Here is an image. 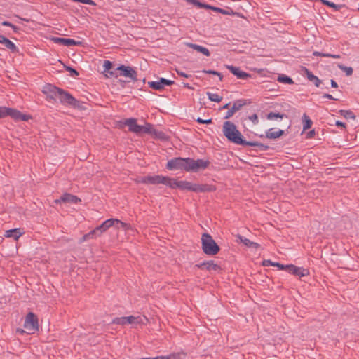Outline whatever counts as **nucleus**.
<instances>
[{
  "instance_id": "f257e3e1",
  "label": "nucleus",
  "mask_w": 359,
  "mask_h": 359,
  "mask_svg": "<svg viewBox=\"0 0 359 359\" xmlns=\"http://www.w3.org/2000/svg\"><path fill=\"white\" fill-rule=\"evenodd\" d=\"M123 123L128 127L130 132L134 133L138 135L143 134H149L153 137L160 140H167V135L162 131L157 130L153 125L145 123L141 126L137 124V119L130 118L125 119Z\"/></svg>"
},
{
  "instance_id": "f03ea898",
  "label": "nucleus",
  "mask_w": 359,
  "mask_h": 359,
  "mask_svg": "<svg viewBox=\"0 0 359 359\" xmlns=\"http://www.w3.org/2000/svg\"><path fill=\"white\" fill-rule=\"evenodd\" d=\"M168 186L173 189L178 188L182 190H189L195 192L213 191L216 189L212 185L200 184L187 181H177L170 177H168Z\"/></svg>"
},
{
  "instance_id": "7ed1b4c3",
  "label": "nucleus",
  "mask_w": 359,
  "mask_h": 359,
  "mask_svg": "<svg viewBox=\"0 0 359 359\" xmlns=\"http://www.w3.org/2000/svg\"><path fill=\"white\" fill-rule=\"evenodd\" d=\"M223 133L231 142L239 145L256 146V142H247L243 139L241 133L237 129L235 124L226 121L223 125Z\"/></svg>"
},
{
  "instance_id": "20e7f679",
  "label": "nucleus",
  "mask_w": 359,
  "mask_h": 359,
  "mask_svg": "<svg viewBox=\"0 0 359 359\" xmlns=\"http://www.w3.org/2000/svg\"><path fill=\"white\" fill-rule=\"evenodd\" d=\"M147 319L144 316H130L126 317H118L115 318L112 320V323L116 324V325H133L134 327H137L140 325L145 324V321H147Z\"/></svg>"
},
{
  "instance_id": "39448f33",
  "label": "nucleus",
  "mask_w": 359,
  "mask_h": 359,
  "mask_svg": "<svg viewBox=\"0 0 359 359\" xmlns=\"http://www.w3.org/2000/svg\"><path fill=\"white\" fill-rule=\"evenodd\" d=\"M201 242L203 250L205 254L214 255L219 252V246L209 234L204 233L202 236Z\"/></svg>"
},
{
  "instance_id": "423d86ee",
  "label": "nucleus",
  "mask_w": 359,
  "mask_h": 359,
  "mask_svg": "<svg viewBox=\"0 0 359 359\" xmlns=\"http://www.w3.org/2000/svg\"><path fill=\"white\" fill-rule=\"evenodd\" d=\"M210 162L208 160L197 159L187 158V167L186 171L187 172H198L199 170H205L209 165Z\"/></svg>"
},
{
  "instance_id": "0eeeda50",
  "label": "nucleus",
  "mask_w": 359,
  "mask_h": 359,
  "mask_svg": "<svg viewBox=\"0 0 359 359\" xmlns=\"http://www.w3.org/2000/svg\"><path fill=\"white\" fill-rule=\"evenodd\" d=\"M168 177L161 175L146 176L136 179V182L138 183L152 184H163L165 185H168Z\"/></svg>"
},
{
  "instance_id": "6e6552de",
  "label": "nucleus",
  "mask_w": 359,
  "mask_h": 359,
  "mask_svg": "<svg viewBox=\"0 0 359 359\" xmlns=\"http://www.w3.org/2000/svg\"><path fill=\"white\" fill-rule=\"evenodd\" d=\"M24 327L29 333H34L39 330L38 319L33 313L30 312L26 316Z\"/></svg>"
},
{
  "instance_id": "1a4fd4ad",
  "label": "nucleus",
  "mask_w": 359,
  "mask_h": 359,
  "mask_svg": "<svg viewBox=\"0 0 359 359\" xmlns=\"http://www.w3.org/2000/svg\"><path fill=\"white\" fill-rule=\"evenodd\" d=\"M60 88L50 85L46 84L43 87L42 92L46 95V99L49 101H55L58 98L59 93L60 92Z\"/></svg>"
},
{
  "instance_id": "9d476101",
  "label": "nucleus",
  "mask_w": 359,
  "mask_h": 359,
  "mask_svg": "<svg viewBox=\"0 0 359 359\" xmlns=\"http://www.w3.org/2000/svg\"><path fill=\"white\" fill-rule=\"evenodd\" d=\"M187 167V158H176L169 161L167 168L170 170H184Z\"/></svg>"
},
{
  "instance_id": "9b49d317",
  "label": "nucleus",
  "mask_w": 359,
  "mask_h": 359,
  "mask_svg": "<svg viewBox=\"0 0 359 359\" xmlns=\"http://www.w3.org/2000/svg\"><path fill=\"white\" fill-rule=\"evenodd\" d=\"M58 99L60 100V102L64 104H69L74 107L77 105V100L70 94L62 90V89L59 93Z\"/></svg>"
},
{
  "instance_id": "f8f14e48",
  "label": "nucleus",
  "mask_w": 359,
  "mask_h": 359,
  "mask_svg": "<svg viewBox=\"0 0 359 359\" xmlns=\"http://www.w3.org/2000/svg\"><path fill=\"white\" fill-rule=\"evenodd\" d=\"M173 83H174L173 81L168 80V79H166L164 78H161L158 81H149L148 82V85L150 88H151L154 90H161L165 88V86H171Z\"/></svg>"
},
{
  "instance_id": "ddd939ff",
  "label": "nucleus",
  "mask_w": 359,
  "mask_h": 359,
  "mask_svg": "<svg viewBox=\"0 0 359 359\" xmlns=\"http://www.w3.org/2000/svg\"><path fill=\"white\" fill-rule=\"evenodd\" d=\"M285 267L286 269L285 270H287L290 273L299 277H304L309 274V272L307 269L302 267H297L292 264L285 265Z\"/></svg>"
},
{
  "instance_id": "4468645a",
  "label": "nucleus",
  "mask_w": 359,
  "mask_h": 359,
  "mask_svg": "<svg viewBox=\"0 0 359 359\" xmlns=\"http://www.w3.org/2000/svg\"><path fill=\"white\" fill-rule=\"evenodd\" d=\"M228 69L233 75L236 76L241 79H248L251 77L250 74L240 69L239 67H236L232 65H226Z\"/></svg>"
},
{
  "instance_id": "2eb2a0df",
  "label": "nucleus",
  "mask_w": 359,
  "mask_h": 359,
  "mask_svg": "<svg viewBox=\"0 0 359 359\" xmlns=\"http://www.w3.org/2000/svg\"><path fill=\"white\" fill-rule=\"evenodd\" d=\"M117 70L121 72V74L122 76L130 78L132 80H136L137 73L131 67L121 65L117 68Z\"/></svg>"
},
{
  "instance_id": "dca6fc26",
  "label": "nucleus",
  "mask_w": 359,
  "mask_h": 359,
  "mask_svg": "<svg viewBox=\"0 0 359 359\" xmlns=\"http://www.w3.org/2000/svg\"><path fill=\"white\" fill-rule=\"evenodd\" d=\"M8 116L16 120L27 121L29 118V116L22 114L19 111L8 107H7L6 111V116Z\"/></svg>"
},
{
  "instance_id": "f3484780",
  "label": "nucleus",
  "mask_w": 359,
  "mask_h": 359,
  "mask_svg": "<svg viewBox=\"0 0 359 359\" xmlns=\"http://www.w3.org/2000/svg\"><path fill=\"white\" fill-rule=\"evenodd\" d=\"M51 40L56 43H60L66 46H77L81 44V42L76 41L72 39L53 37Z\"/></svg>"
},
{
  "instance_id": "a211bd4d",
  "label": "nucleus",
  "mask_w": 359,
  "mask_h": 359,
  "mask_svg": "<svg viewBox=\"0 0 359 359\" xmlns=\"http://www.w3.org/2000/svg\"><path fill=\"white\" fill-rule=\"evenodd\" d=\"M245 104L243 100H237L235 102L232 106V107L227 111L225 118H231L236 111L240 110L241 107Z\"/></svg>"
},
{
  "instance_id": "6ab92c4d",
  "label": "nucleus",
  "mask_w": 359,
  "mask_h": 359,
  "mask_svg": "<svg viewBox=\"0 0 359 359\" xmlns=\"http://www.w3.org/2000/svg\"><path fill=\"white\" fill-rule=\"evenodd\" d=\"M61 200L64 203L76 204L81 202V199L76 196L70 194H65L61 196Z\"/></svg>"
},
{
  "instance_id": "aec40b11",
  "label": "nucleus",
  "mask_w": 359,
  "mask_h": 359,
  "mask_svg": "<svg viewBox=\"0 0 359 359\" xmlns=\"http://www.w3.org/2000/svg\"><path fill=\"white\" fill-rule=\"evenodd\" d=\"M23 232L20 229H13L5 231L4 236L6 238H12L14 240H18Z\"/></svg>"
},
{
  "instance_id": "412c9836",
  "label": "nucleus",
  "mask_w": 359,
  "mask_h": 359,
  "mask_svg": "<svg viewBox=\"0 0 359 359\" xmlns=\"http://www.w3.org/2000/svg\"><path fill=\"white\" fill-rule=\"evenodd\" d=\"M196 266L198 267L199 269H206L209 271H217L219 269L218 266L212 261L197 264Z\"/></svg>"
},
{
  "instance_id": "4be33fe9",
  "label": "nucleus",
  "mask_w": 359,
  "mask_h": 359,
  "mask_svg": "<svg viewBox=\"0 0 359 359\" xmlns=\"http://www.w3.org/2000/svg\"><path fill=\"white\" fill-rule=\"evenodd\" d=\"M0 43L3 44L6 48L12 52H16L17 48L15 45L9 39L0 34Z\"/></svg>"
},
{
  "instance_id": "5701e85b",
  "label": "nucleus",
  "mask_w": 359,
  "mask_h": 359,
  "mask_svg": "<svg viewBox=\"0 0 359 359\" xmlns=\"http://www.w3.org/2000/svg\"><path fill=\"white\" fill-rule=\"evenodd\" d=\"M284 131L282 130H274L273 128L269 129L266 133V137L269 139H277L282 136Z\"/></svg>"
},
{
  "instance_id": "b1692460",
  "label": "nucleus",
  "mask_w": 359,
  "mask_h": 359,
  "mask_svg": "<svg viewBox=\"0 0 359 359\" xmlns=\"http://www.w3.org/2000/svg\"><path fill=\"white\" fill-rule=\"evenodd\" d=\"M237 241H239V242L243 243L245 245H246L249 248H255V249H257L258 248H259V245L258 243L250 241L249 239L244 238L240 235H238L237 236Z\"/></svg>"
},
{
  "instance_id": "393cba45",
  "label": "nucleus",
  "mask_w": 359,
  "mask_h": 359,
  "mask_svg": "<svg viewBox=\"0 0 359 359\" xmlns=\"http://www.w3.org/2000/svg\"><path fill=\"white\" fill-rule=\"evenodd\" d=\"M187 46L193 48L194 50L203 54L205 56H210V53L208 48L205 47L194 44V43H187Z\"/></svg>"
},
{
  "instance_id": "a878e982",
  "label": "nucleus",
  "mask_w": 359,
  "mask_h": 359,
  "mask_svg": "<svg viewBox=\"0 0 359 359\" xmlns=\"http://www.w3.org/2000/svg\"><path fill=\"white\" fill-rule=\"evenodd\" d=\"M185 1L188 4H193L194 6H196L199 7V8H210V9H212V10H215V11H219L221 13H224L222 11V9H220V8H214V7H212L211 6H209V5H205L204 4H202V3L199 2L198 0H185Z\"/></svg>"
},
{
  "instance_id": "bb28decb",
  "label": "nucleus",
  "mask_w": 359,
  "mask_h": 359,
  "mask_svg": "<svg viewBox=\"0 0 359 359\" xmlns=\"http://www.w3.org/2000/svg\"><path fill=\"white\" fill-rule=\"evenodd\" d=\"M306 75L307 79L314 83L316 87H319L321 81L315 75H313L311 72H309L307 69H305Z\"/></svg>"
},
{
  "instance_id": "cd10ccee",
  "label": "nucleus",
  "mask_w": 359,
  "mask_h": 359,
  "mask_svg": "<svg viewBox=\"0 0 359 359\" xmlns=\"http://www.w3.org/2000/svg\"><path fill=\"white\" fill-rule=\"evenodd\" d=\"M182 354L180 353H173L166 356H158L154 358H147L144 359H181Z\"/></svg>"
},
{
  "instance_id": "c85d7f7f",
  "label": "nucleus",
  "mask_w": 359,
  "mask_h": 359,
  "mask_svg": "<svg viewBox=\"0 0 359 359\" xmlns=\"http://www.w3.org/2000/svg\"><path fill=\"white\" fill-rule=\"evenodd\" d=\"M302 121H303V130L306 131V130L309 129L312 126V121L310 119V118L306 115L304 114L302 116Z\"/></svg>"
},
{
  "instance_id": "c756f323",
  "label": "nucleus",
  "mask_w": 359,
  "mask_h": 359,
  "mask_svg": "<svg viewBox=\"0 0 359 359\" xmlns=\"http://www.w3.org/2000/svg\"><path fill=\"white\" fill-rule=\"evenodd\" d=\"M116 223H118L117 219H109L104 221L101 224V227L104 228L107 231L110 227L114 226Z\"/></svg>"
},
{
  "instance_id": "7c9ffc66",
  "label": "nucleus",
  "mask_w": 359,
  "mask_h": 359,
  "mask_svg": "<svg viewBox=\"0 0 359 359\" xmlns=\"http://www.w3.org/2000/svg\"><path fill=\"white\" fill-rule=\"evenodd\" d=\"M263 265L265 266H277L280 270H285L286 269L285 265H283L278 262H273L269 259L264 260Z\"/></svg>"
},
{
  "instance_id": "2f4dec72",
  "label": "nucleus",
  "mask_w": 359,
  "mask_h": 359,
  "mask_svg": "<svg viewBox=\"0 0 359 359\" xmlns=\"http://www.w3.org/2000/svg\"><path fill=\"white\" fill-rule=\"evenodd\" d=\"M339 113L346 119H355V114L350 110H340Z\"/></svg>"
},
{
  "instance_id": "473e14b6",
  "label": "nucleus",
  "mask_w": 359,
  "mask_h": 359,
  "mask_svg": "<svg viewBox=\"0 0 359 359\" xmlns=\"http://www.w3.org/2000/svg\"><path fill=\"white\" fill-rule=\"evenodd\" d=\"M277 80L283 83L292 84L294 83L293 80L290 77L284 74L279 75Z\"/></svg>"
},
{
  "instance_id": "72a5a7b5",
  "label": "nucleus",
  "mask_w": 359,
  "mask_h": 359,
  "mask_svg": "<svg viewBox=\"0 0 359 359\" xmlns=\"http://www.w3.org/2000/svg\"><path fill=\"white\" fill-rule=\"evenodd\" d=\"M206 95L208 97L212 102H219L222 100V97L217 94L207 92Z\"/></svg>"
},
{
  "instance_id": "f704fd0d",
  "label": "nucleus",
  "mask_w": 359,
  "mask_h": 359,
  "mask_svg": "<svg viewBox=\"0 0 359 359\" xmlns=\"http://www.w3.org/2000/svg\"><path fill=\"white\" fill-rule=\"evenodd\" d=\"M338 67L344 72H345L346 76H351L353 74V69L352 67H346L343 65H338Z\"/></svg>"
},
{
  "instance_id": "c9c22d12",
  "label": "nucleus",
  "mask_w": 359,
  "mask_h": 359,
  "mask_svg": "<svg viewBox=\"0 0 359 359\" xmlns=\"http://www.w3.org/2000/svg\"><path fill=\"white\" fill-rule=\"evenodd\" d=\"M96 238L95 236V232H93V231H91L90 232H89L87 234H85L81 238V242H85L86 241H88V239H90V238Z\"/></svg>"
},
{
  "instance_id": "e433bc0d",
  "label": "nucleus",
  "mask_w": 359,
  "mask_h": 359,
  "mask_svg": "<svg viewBox=\"0 0 359 359\" xmlns=\"http://www.w3.org/2000/svg\"><path fill=\"white\" fill-rule=\"evenodd\" d=\"M112 67V63L109 60H104L103 63L104 72L103 74L109 71Z\"/></svg>"
},
{
  "instance_id": "4c0bfd02",
  "label": "nucleus",
  "mask_w": 359,
  "mask_h": 359,
  "mask_svg": "<svg viewBox=\"0 0 359 359\" xmlns=\"http://www.w3.org/2000/svg\"><path fill=\"white\" fill-rule=\"evenodd\" d=\"M93 231V232H95V236L96 238L100 236L104 232L106 231V230L104 228L101 227V225H100Z\"/></svg>"
},
{
  "instance_id": "58836bf2",
  "label": "nucleus",
  "mask_w": 359,
  "mask_h": 359,
  "mask_svg": "<svg viewBox=\"0 0 359 359\" xmlns=\"http://www.w3.org/2000/svg\"><path fill=\"white\" fill-rule=\"evenodd\" d=\"M283 114H280L278 113L276 114V113H273V112L269 113L267 116L268 119H273V118H283Z\"/></svg>"
},
{
  "instance_id": "ea45409f",
  "label": "nucleus",
  "mask_w": 359,
  "mask_h": 359,
  "mask_svg": "<svg viewBox=\"0 0 359 359\" xmlns=\"http://www.w3.org/2000/svg\"><path fill=\"white\" fill-rule=\"evenodd\" d=\"M204 73H206V74H214V75H217L219 76V79L220 81L222 80V75L218 72H216V71H214V70H204L203 71Z\"/></svg>"
},
{
  "instance_id": "a19ab883",
  "label": "nucleus",
  "mask_w": 359,
  "mask_h": 359,
  "mask_svg": "<svg viewBox=\"0 0 359 359\" xmlns=\"http://www.w3.org/2000/svg\"><path fill=\"white\" fill-rule=\"evenodd\" d=\"M6 111H7V107H0V118H3L6 117Z\"/></svg>"
},
{
  "instance_id": "79ce46f5",
  "label": "nucleus",
  "mask_w": 359,
  "mask_h": 359,
  "mask_svg": "<svg viewBox=\"0 0 359 359\" xmlns=\"http://www.w3.org/2000/svg\"><path fill=\"white\" fill-rule=\"evenodd\" d=\"M118 223H116L115 224H119V225H121V227L123 229L127 231V230H129L131 229L130 226L126 223H123L122 222H121L120 220L118 219Z\"/></svg>"
},
{
  "instance_id": "37998d69",
  "label": "nucleus",
  "mask_w": 359,
  "mask_h": 359,
  "mask_svg": "<svg viewBox=\"0 0 359 359\" xmlns=\"http://www.w3.org/2000/svg\"><path fill=\"white\" fill-rule=\"evenodd\" d=\"M105 78H109L111 76L118 77V75L114 71H108L104 74Z\"/></svg>"
},
{
  "instance_id": "c03bdc74",
  "label": "nucleus",
  "mask_w": 359,
  "mask_h": 359,
  "mask_svg": "<svg viewBox=\"0 0 359 359\" xmlns=\"http://www.w3.org/2000/svg\"><path fill=\"white\" fill-rule=\"evenodd\" d=\"M249 119L254 123L257 124L259 122L258 117L257 114H253L250 116H249Z\"/></svg>"
},
{
  "instance_id": "a18cd8bd",
  "label": "nucleus",
  "mask_w": 359,
  "mask_h": 359,
  "mask_svg": "<svg viewBox=\"0 0 359 359\" xmlns=\"http://www.w3.org/2000/svg\"><path fill=\"white\" fill-rule=\"evenodd\" d=\"M196 121L199 123H206L210 124L212 123V119H202L201 118H198Z\"/></svg>"
},
{
  "instance_id": "49530a36",
  "label": "nucleus",
  "mask_w": 359,
  "mask_h": 359,
  "mask_svg": "<svg viewBox=\"0 0 359 359\" xmlns=\"http://www.w3.org/2000/svg\"><path fill=\"white\" fill-rule=\"evenodd\" d=\"M2 25H4V26H8V27H12L14 30L16 29V27L13 25H12L11 22H8V21H4L2 22Z\"/></svg>"
},
{
  "instance_id": "de8ad7c7",
  "label": "nucleus",
  "mask_w": 359,
  "mask_h": 359,
  "mask_svg": "<svg viewBox=\"0 0 359 359\" xmlns=\"http://www.w3.org/2000/svg\"><path fill=\"white\" fill-rule=\"evenodd\" d=\"M67 69L71 72L72 76H77L79 74L78 72L72 67H67Z\"/></svg>"
},
{
  "instance_id": "09e8293b",
  "label": "nucleus",
  "mask_w": 359,
  "mask_h": 359,
  "mask_svg": "<svg viewBox=\"0 0 359 359\" xmlns=\"http://www.w3.org/2000/svg\"><path fill=\"white\" fill-rule=\"evenodd\" d=\"M325 57H332V58H336V59L340 58V55H332V54H327V55H325Z\"/></svg>"
},
{
  "instance_id": "8fccbe9b",
  "label": "nucleus",
  "mask_w": 359,
  "mask_h": 359,
  "mask_svg": "<svg viewBox=\"0 0 359 359\" xmlns=\"http://www.w3.org/2000/svg\"><path fill=\"white\" fill-rule=\"evenodd\" d=\"M177 73L180 75V76H182L183 77H185V78H189V76L181 71H179V70H177Z\"/></svg>"
},
{
  "instance_id": "3c124183",
  "label": "nucleus",
  "mask_w": 359,
  "mask_h": 359,
  "mask_svg": "<svg viewBox=\"0 0 359 359\" xmlns=\"http://www.w3.org/2000/svg\"><path fill=\"white\" fill-rule=\"evenodd\" d=\"M327 53H321L320 52H318V51H315L313 53V55H316V56H323V57H325V55H327Z\"/></svg>"
},
{
  "instance_id": "603ef678",
  "label": "nucleus",
  "mask_w": 359,
  "mask_h": 359,
  "mask_svg": "<svg viewBox=\"0 0 359 359\" xmlns=\"http://www.w3.org/2000/svg\"><path fill=\"white\" fill-rule=\"evenodd\" d=\"M336 126H337L339 127L345 128V124L339 121H336Z\"/></svg>"
},
{
  "instance_id": "864d4df0",
  "label": "nucleus",
  "mask_w": 359,
  "mask_h": 359,
  "mask_svg": "<svg viewBox=\"0 0 359 359\" xmlns=\"http://www.w3.org/2000/svg\"><path fill=\"white\" fill-rule=\"evenodd\" d=\"M323 97H325V98H327V99H331V100H337V99L334 98V97H332V95H330V94H325V95H323Z\"/></svg>"
},
{
  "instance_id": "5fc2aeb1",
  "label": "nucleus",
  "mask_w": 359,
  "mask_h": 359,
  "mask_svg": "<svg viewBox=\"0 0 359 359\" xmlns=\"http://www.w3.org/2000/svg\"><path fill=\"white\" fill-rule=\"evenodd\" d=\"M331 86L333 88H337L338 87V84L334 80H331Z\"/></svg>"
},
{
  "instance_id": "6e6d98bb",
  "label": "nucleus",
  "mask_w": 359,
  "mask_h": 359,
  "mask_svg": "<svg viewBox=\"0 0 359 359\" xmlns=\"http://www.w3.org/2000/svg\"><path fill=\"white\" fill-rule=\"evenodd\" d=\"M16 332L20 334H23L25 332L24 330L19 328L17 329Z\"/></svg>"
},
{
  "instance_id": "4d7b16f0",
  "label": "nucleus",
  "mask_w": 359,
  "mask_h": 359,
  "mask_svg": "<svg viewBox=\"0 0 359 359\" xmlns=\"http://www.w3.org/2000/svg\"><path fill=\"white\" fill-rule=\"evenodd\" d=\"M54 203H56V204H58V203H62V200H61V198H59V199H56L54 201Z\"/></svg>"
},
{
  "instance_id": "13d9d810",
  "label": "nucleus",
  "mask_w": 359,
  "mask_h": 359,
  "mask_svg": "<svg viewBox=\"0 0 359 359\" xmlns=\"http://www.w3.org/2000/svg\"><path fill=\"white\" fill-rule=\"evenodd\" d=\"M229 103H227L222 107V109H227V108H229Z\"/></svg>"
},
{
  "instance_id": "bf43d9fd",
  "label": "nucleus",
  "mask_w": 359,
  "mask_h": 359,
  "mask_svg": "<svg viewBox=\"0 0 359 359\" xmlns=\"http://www.w3.org/2000/svg\"><path fill=\"white\" fill-rule=\"evenodd\" d=\"M313 135H314V131L313 130L309 132V137H313Z\"/></svg>"
},
{
  "instance_id": "052dcab7",
  "label": "nucleus",
  "mask_w": 359,
  "mask_h": 359,
  "mask_svg": "<svg viewBox=\"0 0 359 359\" xmlns=\"http://www.w3.org/2000/svg\"><path fill=\"white\" fill-rule=\"evenodd\" d=\"M118 229H122L121 225L119 224H115L114 225Z\"/></svg>"
}]
</instances>
